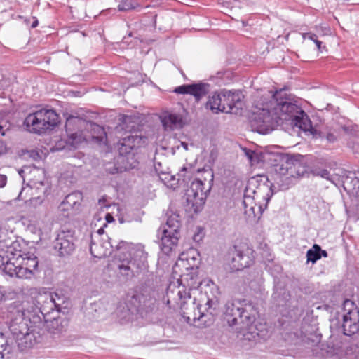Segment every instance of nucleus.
<instances>
[{"label":"nucleus","mask_w":359,"mask_h":359,"mask_svg":"<svg viewBox=\"0 0 359 359\" xmlns=\"http://www.w3.org/2000/svg\"><path fill=\"white\" fill-rule=\"evenodd\" d=\"M283 121H291V124L305 132H311L312 124L307 114L285 96L283 90L273 95L257 98L252 107L250 119L253 130L266 134L281 125Z\"/></svg>","instance_id":"f257e3e1"},{"label":"nucleus","mask_w":359,"mask_h":359,"mask_svg":"<svg viewBox=\"0 0 359 359\" xmlns=\"http://www.w3.org/2000/svg\"><path fill=\"white\" fill-rule=\"evenodd\" d=\"M90 251L97 258L110 255L113 252L118 257V269L123 276H130L144 271L148 267L147 253L142 245L133 244L123 241L99 238L98 235L90 236Z\"/></svg>","instance_id":"f03ea898"},{"label":"nucleus","mask_w":359,"mask_h":359,"mask_svg":"<svg viewBox=\"0 0 359 359\" xmlns=\"http://www.w3.org/2000/svg\"><path fill=\"white\" fill-rule=\"evenodd\" d=\"M36 256L22 250L15 241L0 249V271L10 277L31 279L38 270Z\"/></svg>","instance_id":"7ed1b4c3"},{"label":"nucleus","mask_w":359,"mask_h":359,"mask_svg":"<svg viewBox=\"0 0 359 359\" xmlns=\"http://www.w3.org/2000/svg\"><path fill=\"white\" fill-rule=\"evenodd\" d=\"M257 310L255 305L245 299L226 304L225 318L230 326L250 340L262 335L261 329L256 323Z\"/></svg>","instance_id":"20e7f679"},{"label":"nucleus","mask_w":359,"mask_h":359,"mask_svg":"<svg viewBox=\"0 0 359 359\" xmlns=\"http://www.w3.org/2000/svg\"><path fill=\"white\" fill-rule=\"evenodd\" d=\"M273 184L265 175L252 177L245 187L243 205L244 213L248 219L262 215L273 194Z\"/></svg>","instance_id":"39448f33"},{"label":"nucleus","mask_w":359,"mask_h":359,"mask_svg":"<svg viewBox=\"0 0 359 359\" xmlns=\"http://www.w3.org/2000/svg\"><path fill=\"white\" fill-rule=\"evenodd\" d=\"M196 295L189 293L187 299L183 301L180 308L186 322L198 327H208L214 322V314L211 309L215 302L209 297L205 298V311L201 310L202 304L196 299Z\"/></svg>","instance_id":"423d86ee"},{"label":"nucleus","mask_w":359,"mask_h":359,"mask_svg":"<svg viewBox=\"0 0 359 359\" xmlns=\"http://www.w3.org/2000/svg\"><path fill=\"white\" fill-rule=\"evenodd\" d=\"M273 179L279 187L287 189L293 180L306 172V166L300 155L294 157H283L273 168Z\"/></svg>","instance_id":"0eeeda50"},{"label":"nucleus","mask_w":359,"mask_h":359,"mask_svg":"<svg viewBox=\"0 0 359 359\" xmlns=\"http://www.w3.org/2000/svg\"><path fill=\"white\" fill-rule=\"evenodd\" d=\"M214 180L212 170H203L200 177L195 179L187 189V206L190 211L197 213L203 209Z\"/></svg>","instance_id":"6e6552de"},{"label":"nucleus","mask_w":359,"mask_h":359,"mask_svg":"<svg viewBox=\"0 0 359 359\" xmlns=\"http://www.w3.org/2000/svg\"><path fill=\"white\" fill-rule=\"evenodd\" d=\"M173 271L180 273L178 282L185 290L193 295L200 293L199 288L202 289L203 283L198 276V267L196 259L194 257H189L188 254L182 253L176 262Z\"/></svg>","instance_id":"1a4fd4ad"},{"label":"nucleus","mask_w":359,"mask_h":359,"mask_svg":"<svg viewBox=\"0 0 359 359\" xmlns=\"http://www.w3.org/2000/svg\"><path fill=\"white\" fill-rule=\"evenodd\" d=\"M58 123V114L49 109H41L29 114L25 120V124L29 130L35 133H43L53 128Z\"/></svg>","instance_id":"9d476101"},{"label":"nucleus","mask_w":359,"mask_h":359,"mask_svg":"<svg viewBox=\"0 0 359 359\" xmlns=\"http://www.w3.org/2000/svg\"><path fill=\"white\" fill-rule=\"evenodd\" d=\"M180 226L179 215L175 214L170 216L165 225L159 229L158 235L161 238V249L164 253L169 255L177 245L180 237Z\"/></svg>","instance_id":"9b49d317"},{"label":"nucleus","mask_w":359,"mask_h":359,"mask_svg":"<svg viewBox=\"0 0 359 359\" xmlns=\"http://www.w3.org/2000/svg\"><path fill=\"white\" fill-rule=\"evenodd\" d=\"M343 330L346 336H351L358 332L359 309L350 299H345L343 304Z\"/></svg>","instance_id":"f8f14e48"},{"label":"nucleus","mask_w":359,"mask_h":359,"mask_svg":"<svg viewBox=\"0 0 359 359\" xmlns=\"http://www.w3.org/2000/svg\"><path fill=\"white\" fill-rule=\"evenodd\" d=\"M76 238L72 230H61L58 231L53 242V248L60 257L71 255L75 250Z\"/></svg>","instance_id":"ddd939ff"},{"label":"nucleus","mask_w":359,"mask_h":359,"mask_svg":"<svg viewBox=\"0 0 359 359\" xmlns=\"http://www.w3.org/2000/svg\"><path fill=\"white\" fill-rule=\"evenodd\" d=\"M189 293L181 285L176 286L175 284H170L163 300L169 308L175 309L187 299Z\"/></svg>","instance_id":"4468645a"},{"label":"nucleus","mask_w":359,"mask_h":359,"mask_svg":"<svg viewBox=\"0 0 359 359\" xmlns=\"http://www.w3.org/2000/svg\"><path fill=\"white\" fill-rule=\"evenodd\" d=\"M84 123V120L79 117L70 116L67 119L65 123L66 132L68 133L67 142L73 147L76 148L86 140L82 131L72 132L74 126L81 127Z\"/></svg>","instance_id":"2eb2a0df"},{"label":"nucleus","mask_w":359,"mask_h":359,"mask_svg":"<svg viewBox=\"0 0 359 359\" xmlns=\"http://www.w3.org/2000/svg\"><path fill=\"white\" fill-rule=\"evenodd\" d=\"M30 322V312L22 308H12L11 309V333H16L17 330L22 328L26 331Z\"/></svg>","instance_id":"dca6fc26"},{"label":"nucleus","mask_w":359,"mask_h":359,"mask_svg":"<svg viewBox=\"0 0 359 359\" xmlns=\"http://www.w3.org/2000/svg\"><path fill=\"white\" fill-rule=\"evenodd\" d=\"M210 84L204 82H198L193 84H184L175 88L173 90L177 94H189L192 95L196 101L198 102L210 91Z\"/></svg>","instance_id":"f3484780"},{"label":"nucleus","mask_w":359,"mask_h":359,"mask_svg":"<svg viewBox=\"0 0 359 359\" xmlns=\"http://www.w3.org/2000/svg\"><path fill=\"white\" fill-rule=\"evenodd\" d=\"M25 330L26 331H22L21 328L18 330L16 333H11L19 350L21 351L34 347L38 342L36 333L30 330L29 326L27 327Z\"/></svg>","instance_id":"a211bd4d"},{"label":"nucleus","mask_w":359,"mask_h":359,"mask_svg":"<svg viewBox=\"0 0 359 359\" xmlns=\"http://www.w3.org/2000/svg\"><path fill=\"white\" fill-rule=\"evenodd\" d=\"M242 94L238 91L222 90V101L225 109L224 112L236 114L241 108Z\"/></svg>","instance_id":"6ab92c4d"},{"label":"nucleus","mask_w":359,"mask_h":359,"mask_svg":"<svg viewBox=\"0 0 359 359\" xmlns=\"http://www.w3.org/2000/svg\"><path fill=\"white\" fill-rule=\"evenodd\" d=\"M229 265L233 271H239L250 265L251 260L249 256L243 251L233 246L229 252Z\"/></svg>","instance_id":"aec40b11"},{"label":"nucleus","mask_w":359,"mask_h":359,"mask_svg":"<svg viewBox=\"0 0 359 359\" xmlns=\"http://www.w3.org/2000/svg\"><path fill=\"white\" fill-rule=\"evenodd\" d=\"M352 130L353 128L350 126H340L337 125L334 127H327L324 128L320 131V135L322 139H325L327 142L334 143L344 134H351Z\"/></svg>","instance_id":"412c9836"},{"label":"nucleus","mask_w":359,"mask_h":359,"mask_svg":"<svg viewBox=\"0 0 359 359\" xmlns=\"http://www.w3.org/2000/svg\"><path fill=\"white\" fill-rule=\"evenodd\" d=\"M146 140V137L135 133L124 137L122 140L121 145L125 148V152L128 153L133 149L141 147L145 143Z\"/></svg>","instance_id":"4be33fe9"},{"label":"nucleus","mask_w":359,"mask_h":359,"mask_svg":"<svg viewBox=\"0 0 359 359\" xmlns=\"http://www.w3.org/2000/svg\"><path fill=\"white\" fill-rule=\"evenodd\" d=\"M32 172L34 177H36V175L40 177L41 175V177H39V179H32L29 183V187L31 189L41 190L43 195H45L48 191V185L45 182L43 171L38 168H34Z\"/></svg>","instance_id":"5701e85b"},{"label":"nucleus","mask_w":359,"mask_h":359,"mask_svg":"<svg viewBox=\"0 0 359 359\" xmlns=\"http://www.w3.org/2000/svg\"><path fill=\"white\" fill-rule=\"evenodd\" d=\"M343 183L346 191L359 198V172L350 174Z\"/></svg>","instance_id":"b1692460"},{"label":"nucleus","mask_w":359,"mask_h":359,"mask_svg":"<svg viewBox=\"0 0 359 359\" xmlns=\"http://www.w3.org/2000/svg\"><path fill=\"white\" fill-rule=\"evenodd\" d=\"M162 123L166 129L170 130L180 128L184 124L182 116L176 113L165 114L162 118Z\"/></svg>","instance_id":"393cba45"},{"label":"nucleus","mask_w":359,"mask_h":359,"mask_svg":"<svg viewBox=\"0 0 359 359\" xmlns=\"http://www.w3.org/2000/svg\"><path fill=\"white\" fill-rule=\"evenodd\" d=\"M207 106L213 113L224 112L225 108L222 101V90L219 93H215L210 97Z\"/></svg>","instance_id":"a878e982"},{"label":"nucleus","mask_w":359,"mask_h":359,"mask_svg":"<svg viewBox=\"0 0 359 359\" xmlns=\"http://www.w3.org/2000/svg\"><path fill=\"white\" fill-rule=\"evenodd\" d=\"M155 170L158 173L159 179L162 182L164 183L165 186L172 189L175 188V187L177 184L178 180H177L174 175H171L168 172H163L161 170H159V169L156 167V165Z\"/></svg>","instance_id":"bb28decb"},{"label":"nucleus","mask_w":359,"mask_h":359,"mask_svg":"<svg viewBox=\"0 0 359 359\" xmlns=\"http://www.w3.org/2000/svg\"><path fill=\"white\" fill-rule=\"evenodd\" d=\"M82 198L81 193L76 191L73 192L69 195H67L64 201L62 202V205H68L67 208L69 207L71 208H74L77 204H79L80 201Z\"/></svg>","instance_id":"cd10ccee"},{"label":"nucleus","mask_w":359,"mask_h":359,"mask_svg":"<svg viewBox=\"0 0 359 359\" xmlns=\"http://www.w3.org/2000/svg\"><path fill=\"white\" fill-rule=\"evenodd\" d=\"M334 347L341 354L348 355L351 352L350 342L345 337H341L339 341L334 344Z\"/></svg>","instance_id":"c85d7f7f"},{"label":"nucleus","mask_w":359,"mask_h":359,"mask_svg":"<svg viewBox=\"0 0 359 359\" xmlns=\"http://www.w3.org/2000/svg\"><path fill=\"white\" fill-rule=\"evenodd\" d=\"M135 306L128 305L126 302H121L116 309V314L123 319L128 318L133 313Z\"/></svg>","instance_id":"c756f323"},{"label":"nucleus","mask_w":359,"mask_h":359,"mask_svg":"<svg viewBox=\"0 0 359 359\" xmlns=\"http://www.w3.org/2000/svg\"><path fill=\"white\" fill-rule=\"evenodd\" d=\"M321 248L314 244L311 249H309L306 252L307 262L315 263L317 260L321 258L320 255Z\"/></svg>","instance_id":"7c9ffc66"},{"label":"nucleus","mask_w":359,"mask_h":359,"mask_svg":"<svg viewBox=\"0 0 359 359\" xmlns=\"http://www.w3.org/2000/svg\"><path fill=\"white\" fill-rule=\"evenodd\" d=\"M138 7L140 6L135 0H121L118 5L119 11H128L137 9Z\"/></svg>","instance_id":"2f4dec72"},{"label":"nucleus","mask_w":359,"mask_h":359,"mask_svg":"<svg viewBox=\"0 0 359 359\" xmlns=\"http://www.w3.org/2000/svg\"><path fill=\"white\" fill-rule=\"evenodd\" d=\"M285 339V340L297 344L298 340L306 341V339H309L310 338L307 336L306 333L301 332L300 334L297 332L287 333Z\"/></svg>","instance_id":"473e14b6"},{"label":"nucleus","mask_w":359,"mask_h":359,"mask_svg":"<svg viewBox=\"0 0 359 359\" xmlns=\"http://www.w3.org/2000/svg\"><path fill=\"white\" fill-rule=\"evenodd\" d=\"M302 37L304 39H308L311 41H313V43H316L318 50L321 51L322 42L318 39V36H316V34L311 33V32L304 33L302 34Z\"/></svg>","instance_id":"72a5a7b5"},{"label":"nucleus","mask_w":359,"mask_h":359,"mask_svg":"<svg viewBox=\"0 0 359 359\" xmlns=\"http://www.w3.org/2000/svg\"><path fill=\"white\" fill-rule=\"evenodd\" d=\"M11 352V347L7 344L0 348V359H8V355Z\"/></svg>","instance_id":"f704fd0d"},{"label":"nucleus","mask_w":359,"mask_h":359,"mask_svg":"<svg viewBox=\"0 0 359 359\" xmlns=\"http://www.w3.org/2000/svg\"><path fill=\"white\" fill-rule=\"evenodd\" d=\"M46 298L48 304H50V308L52 306H57V303L55 302V298L51 294H46Z\"/></svg>","instance_id":"c9c22d12"},{"label":"nucleus","mask_w":359,"mask_h":359,"mask_svg":"<svg viewBox=\"0 0 359 359\" xmlns=\"http://www.w3.org/2000/svg\"><path fill=\"white\" fill-rule=\"evenodd\" d=\"M7 183V177L5 175L0 174V188H3Z\"/></svg>","instance_id":"e433bc0d"},{"label":"nucleus","mask_w":359,"mask_h":359,"mask_svg":"<svg viewBox=\"0 0 359 359\" xmlns=\"http://www.w3.org/2000/svg\"><path fill=\"white\" fill-rule=\"evenodd\" d=\"M319 175L323 178L329 179L330 173L327 170H321Z\"/></svg>","instance_id":"4c0bfd02"},{"label":"nucleus","mask_w":359,"mask_h":359,"mask_svg":"<svg viewBox=\"0 0 359 359\" xmlns=\"http://www.w3.org/2000/svg\"><path fill=\"white\" fill-rule=\"evenodd\" d=\"M104 234L103 228L99 229L96 232L92 233L91 235H98L99 238H103L102 236Z\"/></svg>","instance_id":"58836bf2"},{"label":"nucleus","mask_w":359,"mask_h":359,"mask_svg":"<svg viewBox=\"0 0 359 359\" xmlns=\"http://www.w3.org/2000/svg\"><path fill=\"white\" fill-rule=\"evenodd\" d=\"M353 149L355 152L359 153V140H357L353 146Z\"/></svg>","instance_id":"ea45409f"},{"label":"nucleus","mask_w":359,"mask_h":359,"mask_svg":"<svg viewBox=\"0 0 359 359\" xmlns=\"http://www.w3.org/2000/svg\"><path fill=\"white\" fill-rule=\"evenodd\" d=\"M247 156L249 157V158L252 161L253 159V156L255 154L254 151H248L246 152Z\"/></svg>","instance_id":"a19ab883"},{"label":"nucleus","mask_w":359,"mask_h":359,"mask_svg":"<svg viewBox=\"0 0 359 359\" xmlns=\"http://www.w3.org/2000/svg\"><path fill=\"white\" fill-rule=\"evenodd\" d=\"M5 296V291L3 290V287L0 286V301L3 299Z\"/></svg>","instance_id":"79ce46f5"},{"label":"nucleus","mask_w":359,"mask_h":359,"mask_svg":"<svg viewBox=\"0 0 359 359\" xmlns=\"http://www.w3.org/2000/svg\"><path fill=\"white\" fill-rule=\"evenodd\" d=\"M193 238L196 241H199L201 239V236L200 233L195 234Z\"/></svg>","instance_id":"37998d69"},{"label":"nucleus","mask_w":359,"mask_h":359,"mask_svg":"<svg viewBox=\"0 0 359 359\" xmlns=\"http://www.w3.org/2000/svg\"><path fill=\"white\" fill-rule=\"evenodd\" d=\"M8 343L4 339H1L0 341V348H2L4 346L7 345Z\"/></svg>","instance_id":"c03bdc74"},{"label":"nucleus","mask_w":359,"mask_h":359,"mask_svg":"<svg viewBox=\"0 0 359 359\" xmlns=\"http://www.w3.org/2000/svg\"><path fill=\"white\" fill-rule=\"evenodd\" d=\"M25 189L22 188V191L20 192L18 196V198L19 200H23L25 199V197L22 196V194H23V191H24Z\"/></svg>","instance_id":"a18cd8bd"},{"label":"nucleus","mask_w":359,"mask_h":359,"mask_svg":"<svg viewBox=\"0 0 359 359\" xmlns=\"http://www.w3.org/2000/svg\"><path fill=\"white\" fill-rule=\"evenodd\" d=\"M106 219L108 222H110L111 221L113 220V217L110 214H107L106 215Z\"/></svg>","instance_id":"49530a36"},{"label":"nucleus","mask_w":359,"mask_h":359,"mask_svg":"<svg viewBox=\"0 0 359 359\" xmlns=\"http://www.w3.org/2000/svg\"><path fill=\"white\" fill-rule=\"evenodd\" d=\"M6 134V130H4V128L1 125H0V135L4 136Z\"/></svg>","instance_id":"de8ad7c7"},{"label":"nucleus","mask_w":359,"mask_h":359,"mask_svg":"<svg viewBox=\"0 0 359 359\" xmlns=\"http://www.w3.org/2000/svg\"><path fill=\"white\" fill-rule=\"evenodd\" d=\"M320 255H321V257H327V252L325 251V250H323L321 249V251H320Z\"/></svg>","instance_id":"09e8293b"},{"label":"nucleus","mask_w":359,"mask_h":359,"mask_svg":"<svg viewBox=\"0 0 359 359\" xmlns=\"http://www.w3.org/2000/svg\"><path fill=\"white\" fill-rule=\"evenodd\" d=\"M27 169H28L27 168H25L22 169L21 170H20V171H19V174H20V175L22 177H23L22 174H23V173H25V172L27 171Z\"/></svg>","instance_id":"8fccbe9b"},{"label":"nucleus","mask_w":359,"mask_h":359,"mask_svg":"<svg viewBox=\"0 0 359 359\" xmlns=\"http://www.w3.org/2000/svg\"><path fill=\"white\" fill-rule=\"evenodd\" d=\"M38 24H39L38 20H35L33 22L32 25V28H34V27H37V26H38Z\"/></svg>","instance_id":"3c124183"},{"label":"nucleus","mask_w":359,"mask_h":359,"mask_svg":"<svg viewBox=\"0 0 359 359\" xmlns=\"http://www.w3.org/2000/svg\"><path fill=\"white\" fill-rule=\"evenodd\" d=\"M131 301H137V299L135 296L131 297Z\"/></svg>","instance_id":"603ef678"},{"label":"nucleus","mask_w":359,"mask_h":359,"mask_svg":"<svg viewBox=\"0 0 359 359\" xmlns=\"http://www.w3.org/2000/svg\"><path fill=\"white\" fill-rule=\"evenodd\" d=\"M104 239H109L110 241L111 238H107V236H105V238H104Z\"/></svg>","instance_id":"864d4df0"},{"label":"nucleus","mask_w":359,"mask_h":359,"mask_svg":"<svg viewBox=\"0 0 359 359\" xmlns=\"http://www.w3.org/2000/svg\"><path fill=\"white\" fill-rule=\"evenodd\" d=\"M36 198V199L40 198V196H37Z\"/></svg>","instance_id":"5fc2aeb1"},{"label":"nucleus","mask_w":359,"mask_h":359,"mask_svg":"<svg viewBox=\"0 0 359 359\" xmlns=\"http://www.w3.org/2000/svg\"><path fill=\"white\" fill-rule=\"evenodd\" d=\"M0 145H1V143L0 142Z\"/></svg>","instance_id":"6e6d98bb"}]
</instances>
